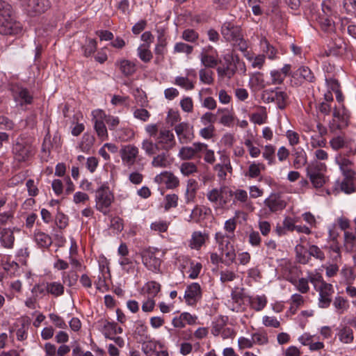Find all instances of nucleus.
Masks as SVG:
<instances>
[{
	"instance_id": "obj_1",
	"label": "nucleus",
	"mask_w": 356,
	"mask_h": 356,
	"mask_svg": "<svg viewBox=\"0 0 356 356\" xmlns=\"http://www.w3.org/2000/svg\"><path fill=\"white\" fill-rule=\"evenodd\" d=\"M14 158L19 162L29 160L35 153V148L30 139L20 137L13 147Z\"/></svg>"
},
{
	"instance_id": "obj_2",
	"label": "nucleus",
	"mask_w": 356,
	"mask_h": 356,
	"mask_svg": "<svg viewBox=\"0 0 356 356\" xmlns=\"http://www.w3.org/2000/svg\"><path fill=\"white\" fill-rule=\"evenodd\" d=\"M96 209L106 215L113 201V195L109 191L108 187L102 185L96 191Z\"/></svg>"
},
{
	"instance_id": "obj_3",
	"label": "nucleus",
	"mask_w": 356,
	"mask_h": 356,
	"mask_svg": "<svg viewBox=\"0 0 356 356\" xmlns=\"http://www.w3.org/2000/svg\"><path fill=\"white\" fill-rule=\"evenodd\" d=\"M316 281L321 282V286L318 288L319 291V307L321 308H327L332 302V295L334 293L333 286L331 284H328L321 280V276L318 278L311 277L310 282L315 283Z\"/></svg>"
},
{
	"instance_id": "obj_4",
	"label": "nucleus",
	"mask_w": 356,
	"mask_h": 356,
	"mask_svg": "<svg viewBox=\"0 0 356 356\" xmlns=\"http://www.w3.org/2000/svg\"><path fill=\"white\" fill-rule=\"evenodd\" d=\"M323 168H325V165L323 163L311 165L307 168V176L315 188H321L325 183L324 175L321 172Z\"/></svg>"
},
{
	"instance_id": "obj_5",
	"label": "nucleus",
	"mask_w": 356,
	"mask_h": 356,
	"mask_svg": "<svg viewBox=\"0 0 356 356\" xmlns=\"http://www.w3.org/2000/svg\"><path fill=\"white\" fill-rule=\"evenodd\" d=\"M156 249L150 248L143 250L141 257L143 264L150 270L156 272L159 270L161 259L156 257Z\"/></svg>"
},
{
	"instance_id": "obj_6",
	"label": "nucleus",
	"mask_w": 356,
	"mask_h": 356,
	"mask_svg": "<svg viewBox=\"0 0 356 356\" xmlns=\"http://www.w3.org/2000/svg\"><path fill=\"white\" fill-rule=\"evenodd\" d=\"M156 141L160 149H162L166 152L172 149L176 144L174 134L168 129H161L159 135L156 138Z\"/></svg>"
},
{
	"instance_id": "obj_7",
	"label": "nucleus",
	"mask_w": 356,
	"mask_h": 356,
	"mask_svg": "<svg viewBox=\"0 0 356 356\" xmlns=\"http://www.w3.org/2000/svg\"><path fill=\"white\" fill-rule=\"evenodd\" d=\"M22 29L21 24L14 20L12 17L0 19V33L2 35H17Z\"/></svg>"
},
{
	"instance_id": "obj_8",
	"label": "nucleus",
	"mask_w": 356,
	"mask_h": 356,
	"mask_svg": "<svg viewBox=\"0 0 356 356\" xmlns=\"http://www.w3.org/2000/svg\"><path fill=\"white\" fill-rule=\"evenodd\" d=\"M50 8L49 0H29L27 13L31 17H36L45 13Z\"/></svg>"
},
{
	"instance_id": "obj_9",
	"label": "nucleus",
	"mask_w": 356,
	"mask_h": 356,
	"mask_svg": "<svg viewBox=\"0 0 356 356\" xmlns=\"http://www.w3.org/2000/svg\"><path fill=\"white\" fill-rule=\"evenodd\" d=\"M333 117L332 122H330V129L332 131L337 129H343L348 127L350 116L346 113L345 108H343V113H341L335 107L333 111Z\"/></svg>"
},
{
	"instance_id": "obj_10",
	"label": "nucleus",
	"mask_w": 356,
	"mask_h": 356,
	"mask_svg": "<svg viewBox=\"0 0 356 356\" xmlns=\"http://www.w3.org/2000/svg\"><path fill=\"white\" fill-rule=\"evenodd\" d=\"M221 33L228 42H234L243 35L239 26H235L230 22H225L221 27Z\"/></svg>"
},
{
	"instance_id": "obj_11",
	"label": "nucleus",
	"mask_w": 356,
	"mask_h": 356,
	"mask_svg": "<svg viewBox=\"0 0 356 356\" xmlns=\"http://www.w3.org/2000/svg\"><path fill=\"white\" fill-rule=\"evenodd\" d=\"M175 131L179 137L180 143H187L194 138L193 128L187 122H181L176 125Z\"/></svg>"
},
{
	"instance_id": "obj_12",
	"label": "nucleus",
	"mask_w": 356,
	"mask_h": 356,
	"mask_svg": "<svg viewBox=\"0 0 356 356\" xmlns=\"http://www.w3.org/2000/svg\"><path fill=\"white\" fill-rule=\"evenodd\" d=\"M201 297L202 290L198 283L194 282L187 286L184 298L188 305H195Z\"/></svg>"
},
{
	"instance_id": "obj_13",
	"label": "nucleus",
	"mask_w": 356,
	"mask_h": 356,
	"mask_svg": "<svg viewBox=\"0 0 356 356\" xmlns=\"http://www.w3.org/2000/svg\"><path fill=\"white\" fill-rule=\"evenodd\" d=\"M264 204L272 212L283 210L286 206V202L278 193H272L265 200Z\"/></svg>"
},
{
	"instance_id": "obj_14",
	"label": "nucleus",
	"mask_w": 356,
	"mask_h": 356,
	"mask_svg": "<svg viewBox=\"0 0 356 356\" xmlns=\"http://www.w3.org/2000/svg\"><path fill=\"white\" fill-rule=\"evenodd\" d=\"M138 153V149L134 145L125 146L121 150L122 159L128 166H131L134 164Z\"/></svg>"
},
{
	"instance_id": "obj_15",
	"label": "nucleus",
	"mask_w": 356,
	"mask_h": 356,
	"mask_svg": "<svg viewBox=\"0 0 356 356\" xmlns=\"http://www.w3.org/2000/svg\"><path fill=\"white\" fill-rule=\"evenodd\" d=\"M222 254H225V259H224V264L226 266H229L235 261L236 259V252L234 247L230 241H227L225 246L220 249Z\"/></svg>"
},
{
	"instance_id": "obj_16",
	"label": "nucleus",
	"mask_w": 356,
	"mask_h": 356,
	"mask_svg": "<svg viewBox=\"0 0 356 356\" xmlns=\"http://www.w3.org/2000/svg\"><path fill=\"white\" fill-rule=\"evenodd\" d=\"M163 178H165V184L168 188H175L179 186V181L172 172H163L157 175L155 178L156 181H161Z\"/></svg>"
},
{
	"instance_id": "obj_17",
	"label": "nucleus",
	"mask_w": 356,
	"mask_h": 356,
	"mask_svg": "<svg viewBox=\"0 0 356 356\" xmlns=\"http://www.w3.org/2000/svg\"><path fill=\"white\" fill-rule=\"evenodd\" d=\"M115 65L119 67L120 70L125 76H129L135 73L136 65L129 60H121L115 63Z\"/></svg>"
},
{
	"instance_id": "obj_18",
	"label": "nucleus",
	"mask_w": 356,
	"mask_h": 356,
	"mask_svg": "<svg viewBox=\"0 0 356 356\" xmlns=\"http://www.w3.org/2000/svg\"><path fill=\"white\" fill-rule=\"evenodd\" d=\"M0 241L4 248H12L15 241L13 232L10 229H3L1 232Z\"/></svg>"
},
{
	"instance_id": "obj_19",
	"label": "nucleus",
	"mask_w": 356,
	"mask_h": 356,
	"mask_svg": "<svg viewBox=\"0 0 356 356\" xmlns=\"http://www.w3.org/2000/svg\"><path fill=\"white\" fill-rule=\"evenodd\" d=\"M318 23L323 31L332 32L334 30V22L332 17H328L324 14H319Z\"/></svg>"
},
{
	"instance_id": "obj_20",
	"label": "nucleus",
	"mask_w": 356,
	"mask_h": 356,
	"mask_svg": "<svg viewBox=\"0 0 356 356\" xmlns=\"http://www.w3.org/2000/svg\"><path fill=\"white\" fill-rule=\"evenodd\" d=\"M197 189L198 184L197 181L193 179H188L186 191V203L194 201Z\"/></svg>"
},
{
	"instance_id": "obj_21",
	"label": "nucleus",
	"mask_w": 356,
	"mask_h": 356,
	"mask_svg": "<svg viewBox=\"0 0 356 356\" xmlns=\"http://www.w3.org/2000/svg\"><path fill=\"white\" fill-rule=\"evenodd\" d=\"M35 241L40 248H49L52 243L51 238L42 232L35 234Z\"/></svg>"
},
{
	"instance_id": "obj_22",
	"label": "nucleus",
	"mask_w": 356,
	"mask_h": 356,
	"mask_svg": "<svg viewBox=\"0 0 356 356\" xmlns=\"http://www.w3.org/2000/svg\"><path fill=\"white\" fill-rule=\"evenodd\" d=\"M293 155L295 159L293 161V165L296 168L298 169L307 163V155L302 149H295Z\"/></svg>"
},
{
	"instance_id": "obj_23",
	"label": "nucleus",
	"mask_w": 356,
	"mask_h": 356,
	"mask_svg": "<svg viewBox=\"0 0 356 356\" xmlns=\"http://www.w3.org/2000/svg\"><path fill=\"white\" fill-rule=\"evenodd\" d=\"M294 76L302 77L308 82H314L315 77L308 67L302 66L297 70L294 73Z\"/></svg>"
},
{
	"instance_id": "obj_24",
	"label": "nucleus",
	"mask_w": 356,
	"mask_h": 356,
	"mask_svg": "<svg viewBox=\"0 0 356 356\" xmlns=\"http://www.w3.org/2000/svg\"><path fill=\"white\" fill-rule=\"evenodd\" d=\"M168 154L165 152H162L160 154L154 156L152 161L153 167L156 168H166L169 165L170 162L168 160Z\"/></svg>"
},
{
	"instance_id": "obj_25",
	"label": "nucleus",
	"mask_w": 356,
	"mask_h": 356,
	"mask_svg": "<svg viewBox=\"0 0 356 356\" xmlns=\"http://www.w3.org/2000/svg\"><path fill=\"white\" fill-rule=\"evenodd\" d=\"M227 320V316H218V318L213 322L211 333L214 336H218L222 331V328L225 326Z\"/></svg>"
},
{
	"instance_id": "obj_26",
	"label": "nucleus",
	"mask_w": 356,
	"mask_h": 356,
	"mask_svg": "<svg viewBox=\"0 0 356 356\" xmlns=\"http://www.w3.org/2000/svg\"><path fill=\"white\" fill-rule=\"evenodd\" d=\"M142 149L145 150L147 155L152 156L156 154V150L160 149V147L158 146L156 142L153 143L152 140L146 139L142 143Z\"/></svg>"
},
{
	"instance_id": "obj_27",
	"label": "nucleus",
	"mask_w": 356,
	"mask_h": 356,
	"mask_svg": "<svg viewBox=\"0 0 356 356\" xmlns=\"http://www.w3.org/2000/svg\"><path fill=\"white\" fill-rule=\"evenodd\" d=\"M250 306L256 311L263 309L267 303L266 298L264 296L251 298L250 300Z\"/></svg>"
},
{
	"instance_id": "obj_28",
	"label": "nucleus",
	"mask_w": 356,
	"mask_h": 356,
	"mask_svg": "<svg viewBox=\"0 0 356 356\" xmlns=\"http://www.w3.org/2000/svg\"><path fill=\"white\" fill-rule=\"evenodd\" d=\"M47 292L57 297L63 294L64 286L60 283L56 282L47 283Z\"/></svg>"
},
{
	"instance_id": "obj_29",
	"label": "nucleus",
	"mask_w": 356,
	"mask_h": 356,
	"mask_svg": "<svg viewBox=\"0 0 356 356\" xmlns=\"http://www.w3.org/2000/svg\"><path fill=\"white\" fill-rule=\"evenodd\" d=\"M149 44H143L138 48L139 58L145 63L149 62L153 57L152 52L149 50Z\"/></svg>"
},
{
	"instance_id": "obj_30",
	"label": "nucleus",
	"mask_w": 356,
	"mask_h": 356,
	"mask_svg": "<svg viewBox=\"0 0 356 356\" xmlns=\"http://www.w3.org/2000/svg\"><path fill=\"white\" fill-rule=\"evenodd\" d=\"M275 102L280 109H284L288 104L289 97L285 92L275 91Z\"/></svg>"
},
{
	"instance_id": "obj_31",
	"label": "nucleus",
	"mask_w": 356,
	"mask_h": 356,
	"mask_svg": "<svg viewBox=\"0 0 356 356\" xmlns=\"http://www.w3.org/2000/svg\"><path fill=\"white\" fill-rule=\"evenodd\" d=\"M213 3L217 10H227L236 4V0H213Z\"/></svg>"
},
{
	"instance_id": "obj_32",
	"label": "nucleus",
	"mask_w": 356,
	"mask_h": 356,
	"mask_svg": "<svg viewBox=\"0 0 356 356\" xmlns=\"http://www.w3.org/2000/svg\"><path fill=\"white\" fill-rule=\"evenodd\" d=\"M15 92L18 97L24 103L30 104L32 103L33 97L30 95L29 91L26 88L17 87L14 89Z\"/></svg>"
},
{
	"instance_id": "obj_33",
	"label": "nucleus",
	"mask_w": 356,
	"mask_h": 356,
	"mask_svg": "<svg viewBox=\"0 0 356 356\" xmlns=\"http://www.w3.org/2000/svg\"><path fill=\"white\" fill-rule=\"evenodd\" d=\"M95 129L97 132L98 137H99L101 139L105 140L108 138V132L106 127L102 120H95Z\"/></svg>"
},
{
	"instance_id": "obj_34",
	"label": "nucleus",
	"mask_w": 356,
	"mask_h": 356,
	"mask_svg": "<svg viewBox=\"0 0 356 356\" xmlns=\"http://www.w3.org/2000/svg\"><path fill=\"white\" fill-rule=\"evenodd\" d=\"M13 14L12 6L5 0H0V16L2 18L11 17Z\"/></svg>"
},
{
	"instance_id": "obj_35",
	"label": "nucleus",
	"mask_w": 356,
	"mask_h": 356,
	"mask_svg": "<svg viewBox=\"0 0 356 356\" xmlns=\"http://www.w3.org/2000/svg\"><path fill=\"white\" fill-rule=\"evenodd\" d=\"M339 337L341 341L346 343H350L353 340V330L348 327H345L340 330Z\"/></svg>"
},
{
	"instance_id": "obj_36",
	"label": "nucleus",
	"mask_w": 356,
	"mask_h": 356,
	"mask_svg": "<svg viewBox=\"0 0 356 356\" xmlns=\"http://www.w3.org/2000/svg\"><path fill=\"white\" fill-rule=\"evenodd\" d=\"M330 146L334 150L348 148V142L341 136H336L330 141Z\"/></svg>"
},
{
	"instance_id": "obj_37",
	"label": "nucleus",
	"mask_w": 356,
	"mask_h": 356,
	"mask_svg": "<svg viewBox=\"0 0 356 356\" xmlns=\"http://www.w3.org/2000/svg\"><path fill=\"white\" fill-rule=\"evenodd\" d=\"M261 45H263L264 51L266 54L268 58L274 59L276 57L277 50L266 38L261 40Z\"/></svg>"
},
{
	"instance_id": "obj_38",
	"label": "nucleus",
	"mask_w": 356,
	"mask_h": 356,
	"mask_svg": "<svg viewBox=\"0 0 356 356\" xmlns=\"http://www.w3.org/2000/svg\"><path fill=\"white\" fill-rule=\"evenodd\" d=\"M180 170L185 176H189L197 171V168L194 163L184 162L181 165Z\"/></svg>"
},
{
	"instance_id": "obj_39",
	"label": "nucleus",
	"mask_w": 356,
	"mask_h": 356,
	"mask_svg": "<svg viewBox=\"0 0 356 356\" xmlns=\"http://www.w3.org/2000/svg\"><path fill=\"white\" fill-rule=\"evenodd\" d=\"M201 62L206 67L213 68L218 63V60H216L213 56H210L204 53L200 55Z\"/></svg>"
},
{
	"instance_id": "obj_40",
	"label": "nucleus",
	"mask_w": 356,
	"mask_h": 356,
	"mask_svg": "<svg viewBox=\"0 0 356 356\" xmlns=\"http://www.w3.org/2000/svg\"><path fill=\"white\" fill-rule=\"evenodd\" d=\"M82 49L84 51V56H90L97 49V41L95 39H89L88 44L83 45Z\"/></svg>"
},
{
	"instance_id": "obj_41",
	"label": "nucleus",
	"mask_w": 356,
	"mask_h": 356,
	"mask_svg": "<svg viewBox=\"0 0 356 356\" xmlns=\"http://www.w3.org/2000/svg\"><path fill=\"white\" fill-rule=\"evenodd\" d=\"M198 33L193 29H188L183 31L181 38L187 41L193 42L198 38Z\"/></svg>"
},
{
	"instance_id": "obj_42",
	"label": "nucleus",
	"mask_w": 356,
	"mask_h": 356,
	"mask_svg": "<svg viewBox=\"0 0 356 356\" xmlns=\"http://www.w3.org/2000/svg\"><path fill=\"white\" fill-rule=\"evenodd\" d=\"M309 254L310 256H312L321 261H323L325 259V254L317 245H310L309 248Z\"/></svg>"
},
{
	"instance_id": "obj_43",
	"label": "nucleus",
	"mask_w": 356,
	"mask_h": 356,
	"mask_svg": "<svg viewBox=\"0 0 356 356\" xmlns=\"http://www.w3.org/2000/svg\"><path fill=\"white\" fill-rule=\"evenodd\" d=\"M179 156L181 159L188 160L194 157L195 152L192 147H183L179 150Z\"/></svg>"
},
{
	"instance_id": "obj_44",
	"label": "nucleus",
	"mask_w": 356,
	"mask_h": 356,
	"mask_svg": "<svg viewBox=\"0 0 356 356\" xmlns=\"http://www.w3.org/2000/svg\"><path fill=\"white\" fill-rule=\"evenodd\" d=\"M193 50V47L184 42H178L175 46V51L177 53H186L191 54Z\"/></svg>"
},
{
	"instance_id": "obj_45",
	"label": "nucleus",
	"mask_w": 356,
	"mask_h": 356,
	"mask_svg": "<svg viewBox=\"0 0 356 356\" xmlns=\"http://www.w3.org/2000/svg\"><path fill=\"white\" fill-rule=\"evenodd\" d=\"M156 345L152 342H146L143 343V350L147 356H155L159 354L155 351Z\"/></svg>"
},
{
	"instance_id": "obj_46",
	"label": "nucleus",
	"mask_w": 356,
	"mask_h": 356,
	"mask_svg": "<svg viewBox=\"0 0 356 356\" xmlns=\"http://www.w3.org/2000/svg\"><path fill=\"white\" fill-rule=\"evenodd\" d=\"M95 142V137L92 135L85 134L82 138L81 148L83 149H90Z\"/></svg>"
},
{
	"instance_id": "obj_47",
	"label": "nucleus",
	"mask_w": 356,
	"mask_h": 356,
	"mask_svg": "<svg viewBox=\"0 0 356 356\" xmlns=\"http://www.w3.org/2000/svg\"><path fill=\"white\" fill-rule=\"evenodd\" d=\"M147 292L152 295L153 297L156 296L161 290V285L155 281H151L146 284Z\"/></svg>"
},
{
	"instance_id": "obj_48",
	"label": "nucleus",
	"mask_w": 356,
	"mask_h": 356,
	"mask_svg": "<svg viewBox=\"0 0 356 356\" xmlns=\"http://www.w3.org/2000/svg\"><path fill=\"white\" fill-rule=\"evenodd\" d=\"M220 195L221 205L223 206L229 201L230 197H232L234 195V192L227 187H221Z\"/></svg>"
},
{
	"instance_id": "obj_49",
	"label": "nucleus",
	"mask_w": 356,
	"mask_h": 356,
	"mask_svg": "<svg viewBox=\"0 0 356 356\" xmlns=\"http://www.w3.org/2000/svg\"><path fill=\"white\" fill-rule=\"evenodd\" d=\"M103 333L106 338L109 339H113L111 336L113 334H115V323L106 322V323L104 325Z\"/></svg>"
},
{
	"instance_id": "obj_50",
	"label": "nucleus",
	"mask_w": 356,
	"mask_h": 356,
	"mask_svg": "<svg viewBox=\"0 0 356 356\" xmlns=\"http://www.w3.org/2000/svg\"><path fill=\"white\" fill-rule=\"evenodd\" d=\"M341 190L346 194H350L355 191L353 181L343 180L340 185Z\"/></svg>"
},
{
	"instance_id": "obj_51",
	"label": "nucleus",
	"mask_w": 356,
	"mask_h": 356,
	"mask_svg": "<svg viewBox=\"0 0 356 356\" xmlns=\"http://www.w3.org/2000/svg\"><path fill=\"white\" fill-rule=\"evenodd\" d=\"M204 243V238L200 232H195L192 236V244L195 248H200Z\"/></svg>"
},
{
	"instance_id": "obj_52",
	"label": "nucleus",
	"mask_w": 356,
	"mask_h": 356,
	"mask_svg": "<svg viewBox=\"0 0 356 356\" xmlns=\"http://www.w3.org/2000/svg\"><path fill=\"white\" fill-rule=\"evenodd\" d=\"M175 83L184 88L186 90H191L194 88L193 83L190 81L187 77H177L175 79Z\"/></svg>"
},
{
	"instance_id": "obj_53",
	"label": "nucleus",
	"mask_w": 356,
	"mask_h": 356,
	"mask_svg": "<svg viewBox=\"0 0 356 356\" xmlns=\"http://www.w3.org/2000/svg\"><path fill=\"white\" fill-rule=\"evenodd\" d=\"M166 203L165 205V210H168L172 207L177 206L178 196L176 194L167 195L165 197Z\"/></svg>"
},
{
	"instance_id": "obj_54",
	"label": "nucleus",
	"mask_w": 356,
	"mask_h": 356,
	"mask_svg": "<svg viewBox=\"0 0 356 356\" xmlns=\"http://www.w3.org/2000/svg\"><path fill=\"white\" fill-rule=\"evenodd\" d=\"M221 188L218 190L213 188L207 194V197L209 201L212 202H217L219 200L220 204L221 205Z\"/></svg>"
},
{
	"instance_id": "obj_55",
	"label": "nucleus",
	"mask_w": 356,
	"mask_h": 356,
	"mask_svg": "<svg viewBox=\"0 0 356 356\" xmlns=\"http://www.w3.org/2000/svg\"><path fill=\"white\" fill-rule=\"evenodd\" d=\"M98 113H99V118L101 119H104L106 122L110 126L114 128L119 124V120L118 118H114L111 116H107L104 111H99Z\"/></svg>"
},
{
	"instance_id": "obj_56",
	"label": "nucleus",
	"mask_w": 356,
	"mask_h": 356,
	"mask_svg": "<svg viewBox=\"0 0 356 356\" xmlns=\"http://www.w3.org/2000/svg\"><path fill=\"white\" fill-rule=\"evenodd\" d=\"M341 274L344 277L346 284L348 285L352 284L355 280V275L351 268L342 269Z\"/></svg>"
},
{
	"instance_id": "obj_57",
	"label": "nucleus",
	"mask_w": 356,
	"mask_h": 356,
	"mask_svg": "<svg viewBox=\"0 0 356 356\" xmlns=\"http://www.w3.org/2000/svg\"><path fill=\"white\" fill-rule=\"evenodd\" d=\"M231 238L232 236L227 234H223L221 232H217L215 235V239L218 244L220 250L222 249L223 246H225V244L227 243V241H229V239Z\"/></svg>"
},
{
	"instance_id": "obj_58",
	"label": "nucleus",
	"mask_w": 356,
	"mask_h": 356,
	"mask_svg": "<svg viewBox=\"0 0 356 356\" xmlns=\"http://www.w3.org/2000/svg\"><path fill=\"white\" fill-rule=\"evenodd\" d=\"M333 304L337 309L341 310L339 313H342L348 307L347 300L341 296L336 297Z\"/></svg>"
},
{
	"instance_id": "obj_59",
	"label": "nucleus",
	"mask_w": 356,
	"mask_h": 356,
	"mask_svg": "<svg viewBox=\"0 0 356 356\" xmlns=\"http://www.w3.org/2000/svg\"><path fill=\"white\" fill-rule=\"evenodd\" d=\"M180 120V116L178 112L170 109L168 111V116L166 118V122L173 126L176 122Z\"/></svg>"
},
{
	"instance_id": "obj_60",
	"label": "nucleus",
	"mask_w": 356,
	"mask_h": 356,
	"mask_svg": "<svg viewBox=\"0 0 356 356\" xmlns=\"http://www.w3.org/2000/svg\"><path fill=\"white\" fill-rule=\"evenodd\" d=\"M56 225L60 229H63L67 225V218L62 213H58L55 219Z\"/></svg>"
},
{
	"instance_id": "obj_61",
	"label": "nucleus",
	"mask_w": 356,
	"mask_h": 356,
	"mask_svg": "<svg viewBox=\"0 0 356 356\" xmlns=\"http://www.w3.org/2000/svg\"><path fill=\"white\" fill-rule=\"evenodd\" d=\"M49 316L51 321L55 324L56 327L63 329H65L67 327L63 319L58 315L55 314H50Z\"/></svg>"
},
{
	"instance_id": "obj_62",
	"label": "nucleus",
	"mask_w": 356,
	"mask_h": 356,
	"mask_svg": "<svg viewBox=\"0 0 356 356\" xmlns=\"http://www.w3.org/2000/svg\"><path fill=\"white\" fill-rule=\"evenodd\" d=\"M261 164L252 163L249 166L248 172L245 174L246 176H249L251 178H255L259 176L260 175V168L259 165Z\"/></svg>"
},
{
	"instance_id": "obj_63",
	"label": "nucleus",
	"mask_w": 356,
	"mask_h": 356,
	"mask_svg": "<svg viewBox=\"0 0 356 356\" xmlns=\"http://www.w3.org/2000/svg\"><path fill=\"white\" fill-rule=\"evenodd\" d=\"M151 229L159 232H165L168 228V224L164 221L154 222L151 224Z\"/></svg>"
},
{
	"instance_id": "obj_64",
	"label": "nucleus",
	"mask_w": 356,
	"mask_h": 356,
	"mask_svg": "<svg viewBox=\"0 0 356 356\" xmlns=\"http://www.w3.org/2000/svg\"><path fill=\"white\" fill-rule=\"evenodd\" d=\"M134 115L135 118L145 122L149 118L150 114L148 111L145 108H138L134 111Z\"/></svg>"
}]
</instances>
